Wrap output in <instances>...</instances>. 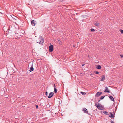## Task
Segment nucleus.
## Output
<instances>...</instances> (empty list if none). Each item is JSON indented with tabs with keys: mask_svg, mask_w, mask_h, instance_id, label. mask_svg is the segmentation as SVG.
I'll list each match as a JSON object with an SVG mask.
<instances>
[{
	"mask_svg": "<svg viewBox=\"0 0 123 123\" xmlns=\"http://www.w3.org/2000/svg\"><path fill=\"white\" fill-rule=\"evenodd\" d=\"M95 106L97 107L98 109H100L102 110L103 109V107L101 105L99 104V103L98 102L96 103L95 104Z\"/></svg>",
	"mask_w": 123,
	"mask_h": 123,
	"instance_id": "obj_1",
	"label": "nucleus"
},
{
	"mask_svg": "<svg viewBox=\"0 0 123 123\" xmlns=\"http://www.w3.org/2000/svg\"><path fill=\"white\" fill-rule=\"evenodd\" d=\"M39 39L40 40L39 42L37 41V42H36L39 44H41L42 45L44 42L43 37L42 36H40L39 37Z\"/></svg>",
	"mask_w": 123,
	"mask_h": 123,
	"instance_id": "obj_2",
	"label": "nucleus"
},
{
	"mask_svg": "<svg viewBox=\"0 0 123 123\" xmlns=\"http://www.w3.org/2000/svg\"><path fill=\"white\" fill-rule=\"evenodd\" d=\"M49 51L50 52H52L53 50V45H51L49 47Z\"/></svg>",
	"mask_w": 123,
	"mask_h": 123,
	"instance_id": "obj_3",
	"label": "nucleus"
},
{
	"mask_svg": "<svg viewBox=\"0 0 123 123\" xmlns=\"http://www.w3.org/2000/svg\"><path fill=\"white\" fill-rule=\"evenodd\" d=\"M87 109L85 108L83 109V111L84 113H88V114H89L90 115H91L90 113H88V111H87Z\"/></svg>",
	"mask_w": 123,
	"mask_h": 123,
	"instance_id": "obj_4",
	"label": "nucleus"
},
{
	"mask_svg": "<svg viewBox=\"0 0 123 123\" xmlns=\"http://www.w3.org/2000/svg\"><path fill=\"white\" fill-rule=\"evenodd\" d=\"M102 93V92H97L96 96L97 97H98Z\"/></svg>",
	"mask_w": 123,
	"mask_h": 123,
	"instance_id": "obj_5",
	"label": "nucleus"
},
{
	"mask_svg": "<svg viewBox=\"0 0 123 123\" xmlns=\"http://www.w3.org/2000/svg\"><path fill=\"white\" fill-rule=\"evenodd\" d=\"M54 94V93L53 92H50L49 93V96H48V98H51Z\"/></svg>",
	"mask_w": 123,
	"mask_h": 123,
	"instance_id": "obj_6",
	"label": "nucleus"
},
{
	"mask_svg": "<svg viewBox=\"0 0 123 123\" xmlns=\"http://www.w3.org/2000/svg\"><path fill=\"white\" fill-rule=\"evenodd\" d=\"M105 89H106L105 90L104 92H106L107 93H110V92L109 91V90L107 88V87H105Z\"/></svg>",
	"mask_w": 123,
	"mask_h": 123,
	"instance_id": "obj_7",
	"label": "nucleus"
},
{
	"mask_svg": "<svg viewBox=\"0 0 123 123\" xmlns=\"http://www.w3.org/2000/svg\"><path fill=\"white\" fill-rule=\"evenodd\" d=\"M13 17H12V18L13 20V21L14 22H16V18H17V17L13 15Z\"/></svg>",
	"mask_w": 123,
	"mask_h": 123,
	"instance_id": "obj_8",
	"label": "nucleus"
},
{
	"mask_svg": "<svg viewBox=\"0 0 123 123\" xmlns=\"http://www.w3.org/2000/svg\"><path fill=\"white\" fill-rule=\"evenodd\" d=\"M109 114L110 115V116H109V117L111 118H114V115L113 114H112L111 112H110Z\"/></svg>",
	"mask_w": 123,
	"mask_h": 123,
	"instance_id": "obj_9",
	"label": "nucleus"
},
{
	"mask_svg": "<svg viewBox=\"0 0 123 123\" xmlns=\"http://www.w3.org/2000/svg\"><path fill=\"white\" fill-rule=\"evenodd\" d=\"M34 69L33 65L30 67V72H32L34 70Z\"/></svg>",
	"mask_w": 123,
	"mask_h": 123,
	"instance_id": "obj_10",
	"label": "nucleus"
},
{
	"mask_svg": "<svg viewBox=\"0 0 123 123\" xmlns=\"http://www.w3.org/2000/svg\"><path fill=\"white\" fill-rule=\"evenodd\" d=\"M54 92L56 93L57 92V90L56 88H55V84H54Z\"/></svg>",
	"mask_w": 123,
	"mask_h": 123,
	"instance_id": "obj_11",
	"label": "nucleus"
},
{
	"mask_svg": "<svg viewBox=\"0 0 123 123\" xmlns=\"http://www.w3.org/2000/svg\"><path fill=\"white\" fill-rule=\"evenodd\" d=\"M101 81H104L105 79V75H102L101 76Z\"/></svg>",
	"mask_w": 123,
	"mask_h": 123,
	"instance_id": "obj_12",
	"label": "nucleus"
},
{
	"mask_svg": "<svg viewBox=\"0 0 123 123\" xmlns=\"http://www.w3.org/2000/svg\"><path fill=\"white\" fill-rule=\"evenodd\" d=\"M90 75L92 76L93 78L95 77V75L94 74H92L91 73H90Z\"/></svg>",
	"mask_w": 123,
	"mask_h": 123,
	"instance_id": "obj_13",
	"label": "nucleus"
},
{
	"mask_svg": "<svg viewBox=\"0 0 123 123\" xmlns=\"http://www.w3.org/2000/svg\"><path fill=\"white\" fill-rule=\"evenodd\" d=\"M109 98L112 101H114V98L113 96H110L109 97Z\"/></svg>",
	"mask_w": 123,
	"mask_h": 123,
	"instance_id": "obj_14",
	"label": "nucleus"
},
{
	"mask_svg": "<svg viewBox=\"0 0 123 123\" xmlns=\"http://www.w3.org/2000/svg\"><path fill=\"white\" fill-rule=\"evenodd\" d=\"M35 21L33 20H32V21H31V24L33 25V24H34V25H35Z\"/></svg>",
	"mask_w": 123,
	"mask_h": 123,
	"instance_id": "obj_15",
	"label": "nucleus"
},
{
	"mask_svg": "<svg viewBox=\"0 0 123 123\" xmlns=\"http://www.w3.org/2000/svg\"><path fill=\"white\" fill-rule=\"evenodd\" d=\"M101 66L100 65H98L97 66V67H96V68L97 69H100L101 68Z\"/></svg>",
	"mask_w": 123,
	"mask_h": 123,
	"instance_id": "obj_16",
	"label": "nucleus"
},
{
	"mask_svg": "<svg viewBox=\"0 0 123 123\" xmlns=\"http://www.w3.org/2000/svg\"><path fill=\"white\" fill-rule=\"evenodd\" d=\"M103 113H104L106 115H108L109 114L107 112L105 111H103Z\"/></svg>",
	"mask_w": 123,
	"mask_h": 123,
	"instance_id": "obj_17",
	"label": "nucleus"
},
{
	"mask_svg": "<svg viewBox=\"0 0 123 123\" xmlns=\"http://www.w3.org/2000/svg\"><path fill=\"white\" fill-rule=\"evenodd\" d=\"M57 42L59 43V44L60 45H62V43L61 42V41L60 40H58L57 41Z\"/></svg>",
	"mask_w": 123,
	"mask_h": 123,
	"instance_id": "obj_18",
	"label": "nucleus"
},
{
	"mask_svg": "<svg viewBox=\"0 0 123 123\" xmlns=\"http://www.w3.org/2000/svg\"><path fill=\"white\" fill-rule=\"evenodd\" d=\"M80 92L81 93V94L83 95H84L86 94V93H85V92H84L82 91V92Z\"/></svg>",
	"mask_w": 123,
	"mask_h": 123,
	"instance_id": "obj_19",
	"label": "nucleus"
},
{
	"mask_svg": "<svg viewBox=\"0 0 123 123\" xmlns=\"http://www.w3.org/2000/svg\"><path fill=\"white\" fill-rule=\"evenodd\" d=\"M95 25L97 26H99L98 23V22H97L96 23H95Z\"/></svg>",
	"mask_w": 123,
	"mask_h": 123,
	"instance_id": "obj_20",
	"label": "nucleus"
},
{
	"mask_svg": "<svg viewBox=\"0 0 123 123\" xmlns=\"http://www.w3.org/2000/svg\"><path fill=\"white\" fill-rule=\"evenodd\" d=\"M104 97H105V96H102L101 97L100 99L101 100L102 99L104 98Z\"/></svg>",
	"mask_w": 123,
	"mask_h": 123,
	"instance_id": "obj_21",
	"label": "nucleus"
},
{
	"mask_svg": "<svg viewBox=\"0 0 123 123\" xmlns=\"http://www.w3.org/2000/svg\"><path fill=\"white\" fill-rule=\"evenodd\" d=\"M91 31L92 32H93L95 31V30L93 28H91L90 29Z\"/></svg>",
	"mask_w": 123,
	"mask_h": 123,
	"instance_id": "obj_22",
	"label": "nucleus"
},
{
	"mask_svg": "<svg viewBox=\"0 0 123 123\" xmlns=\"http://www.w3.org/2000/svg\"><path fill=\"white\" fill-rule=\"evenodd\" d=\"M120 32L121 33L123 34V30H122L121 29H120Z\"/></svg>",
	"mask_w": 123,
	"mask_h": 123,
	"instance_id": "obj_23",
	"label": "nucleus"
},
{
	"mask_svg": "<svg viewBox=\"0 0 123 123\" xmlns=\"http://www.w3.org/2000/svg\"><path fill=\"white\" fill-rule=\"evenodd\" d=\"M94 72L96 74H99V73L97 71H94Z\"/></svg>",
	"mask_w": 123,
	"mask_h": 123,
	"instance_id": "obj_24",
	"label": "nucleus"
},
{
	"mask_svg": "<svg viewBox=\"0 0 123 123\" xmlns=\"http://www.w3.org/2000/svg\"><path fill=\"white\" fill-rule=\"evenodd\" d=\"M111 123H114V122L112 120H111Z\"/></svg>",
	"mask_w": 123,
	"mask_h": 123,
	"instance_id": "obj_25",
	"label": "nucleus"
},
{
	"mask_svg": "<svg viewBox=\"0 0 123 123\" xmlns=\"http://www.w3.org/2000/svg\"><path fill=\"white\" fill-rule=\"evenodd\" d=\"M45 94L46 96H48V93L46 91V92H45Z\"/></svg>",
	"mask_w": 123,
	"mask_h": 123,
	"instance_id": "obj_26",
	"label": "nucleus"
},
{
	"mask_svg": "<svg viewBox=\"0 0 123 123\" xmlns=\"http://www.w3.org/2000/svg\"><path fill=\"white\" fill-rule=\"evenodd\" d=\"M35 106L36 109H37L38 108V106L37 105H36Z\"/></svg>",
	"mask_w": 123,
	"mask_h": 123,
	"instance_id": "obj_27",
	"label": "nucleus"
},
{
	"mask_svg": "<svg viewBox=\"0 0 123 123\" xmlns=\"http://www.w3.org/2000/svg\"><path fill=\"white\" fill-rule=\"evenodd\" d=\"M15 36H17V35H18V33H15Z\"/></svg>",
	"mask_w": 123,
	"mask_h": 123,
	"instance_id": "obj_28",
	"label": "nucleus"
},
{
	"mask_svg": "<svg viewBox=\"0 0 123 123\" xmlns=\"http://www.w3.org/2000/svg\"><path fill=\"white\" fill-rule=\"evenodd\" d=\"M120 56L121 57V58H123V55H122H122H120Z\"/></svg>",
	"mask_w": 123,
	"mask_h": 123,
	"instance_id": "obj_29",
	"label": "nucleus"
},
{
	"mask_svg": "<svg viewBox=\"0 0 123 123\" xmlns=\"http://www.w3.org/2000/svg\"><path fill=\"white\" fill-rule=\"evenodd\" d=\"M85 65L84 64H82V66H83Z\"/></svg>",
	"mask_w": 123,
	"mask_h": 123,
	"instance_id": "obj_30",
	"label": "nucleus"
},
{
	"mask_svg": "<svg viewBox=\"0 0 123 123\" xmlns=\"http://www.w3.org/2000/svg\"><path fill=\"white\" fill-rule=\"evenodd\" d=\"M59 104H60V101H59Z\"/></svg>",
	"mask_w": 123,
	"mask_h": 123,
	"instance_id": "obj_31",
	"label": "nucleus"
},
{
	"mask_svg": "<svg viewBox=\"0 0 123 123\" xmlns=\"http://www.w3.org/2000/svg\"><path fill=\"white\" fill-rule=\"evenodd\" d=\"M100 101V100H99L98 101V102H99Z\"/></svg>",
	"mask_w": 123,
	"mask_h": 123,
	"instance_id": "obj_32",
	"label": "nucleus"
},
{
	"mask_svg": "<svg viewBox=\"0 0 123 123\" xmlns=\"http://www.w3.org/2000/svg\"><path fill=\"white\" fill-rule=\"evenodd\" d=\"M0 13H1V14H2V13L1 12H0Z\"/></svg>",
	"mask_w": 123,
	"mask_h": 123,
	"instance_id": "obj_33",
	"label": "nucleus"
},
{
	"mask_svg": "<svg viewBox=\"0 0 123 123\" xmlns=\"http://www.w3.org/2000/svg\"><path fill=\"white\" fill-rule=\"evenodd\" d=\"M24 33H25V32H24Z\"/></svg>",
	"mask_w": 123,
	"mask_h": 123,
	"instance_id": "obj_34",
	"label": "nucleus"
}]
</instances>
